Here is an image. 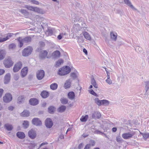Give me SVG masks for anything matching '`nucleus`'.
<instances>
[{"instance_id":"f257e3e1","label":"nucleus","mask_w":149,"mask_h":149,"mask_svg":"<svg viewBox=\"0 0 149 149\" xmlns=\"http://www.w3.org/2000/svg\"><path fill=\"white\" fill-rule=\"evenodd\" d=\"M71 70L69 66L66 65L60 68L58 71V74L60 76L65 75L69 73Z\"/></svg>"},{"instance_id":"f03ea898","label":"nucleus","mask_w":149,"mask_h":149,"mask_svg":"<svg viewBox=\"0 0 149 149\" xmlns=\"http://www.w3.org/2000/svg\"><path fill=\"white\" fill-rule=\"evenodd\" d=\"M33 48L31 46H28L24 48L22 51V55L24 57H27L30 55L33 51Z\"/></svg>"},{"instance_id":"7ed1b4c3","label":"nucleus","mask_w":149,"mask_h":149,"mask_svg":"<svg viewBox=\"0 0 149 149\" xmlns=\"http://www.w3.org/2000/svg\"><path fill=\"white\" fill-rule=\"evenodd\" d=\"M3 63L6 68H10L13 65V61L11 58L10 57H8L4 60Z\"/></svg>"},{"instance_id":"20e7f679","label":"nucleus","mask_w":149,"mask_h":149,"mask_svg":"<svg viewBox=\"0 0 149 149\" xmlns=\"http://www.w3.org/2000/svg\"><path fill=\"white\" fill-rule=\"evenodd\" d=\"M13 99L12 95L10 93H6L3 97V100L6 103H9Z\"/></svg>"},{"instance_id":"39448f33","label":"nucleus","mask_w":149,"mask_h":149,"mask_svg":"<svg viewBox=\"0 0 149 149\" xmlns=\"http://www.w3.org/2000/svg\"><path fill=\"white\" fill-rule=\"evenodd\" d=\"M22 64L21 62H17L14 66L13 69V72H18L22 68Z\"/></svg>"},{"instance_id":"423d86ee","label":"nucleus","mask_w":149,"mask_h":149,"mask_svg":"<svg viewBox=\"0 0 149 149\" xmlns=\"http://www.w3.org/2000/svg\"><path fill=\"white\" fill-rule=\"evenodd\" d=\"M45 75V72L42 70H38L36 73V77L39 80H41L43 79Z\"/></svg>"},{"instance_id":"0eeeda50","label":"nucleus","mask_w":149,"mask_h":149,"mask_svg":"<svg viewBox=\"0 0 149 149\" xmlns=\"http://www.w3.org/2000/svg\"><path fill=\"white\" fill-rule=\"evenodd\" d=\"M45 123L46 127L48 128H51L53 125L52 120L50 118H47L46 119Z\"/></svg>"},{"instance_id":"6e6552de","label":"nucleus","mask_w":149,"mask_h":149,"mask_svg":"<svg viewBox=\"0 0 149 149\" xmlns=\"http://www.w3.org/2000/svg\"><path fill=\"white\" fill-rule=\"evenodd\" d=\"M32 123L34 125L37 126H40L42 125V121L40 119L37 118H35L32 120Z\"/></svg>"},{"instance_id":"1a4fd4ad","label":"nucleus","mask_w":149,"mask_h":149,"mask_svg":"<svg viewBox=\"0 0 149 149\" xmlns=\"http://www.w3.org/2000/svg\"><path fill=\"white\" fill-rule=\"evenodd\" d=\"M72 22H73L74 23L77 22L80 23L81 22L82 25H83L84 24L85 25V23L84 21L83 18L81 17H80L78 16H76L74 18H73Z\"/></svg>"},{"instance_id":"9d476101","label":"nucleus","mask_w":149,"mask_h":149,"mask_svg":"<svg viewBox=\"0 0 149 149\" xmlns=\"http://www.w3.org/2000/svg\"><path fill=\"white\" fill-rule=\"evenodd\" d=\"M47 54L48 52L46 50H41L40 51L39 54V58L41 59H44L47 56Z\"/></svg>"},{"instance_id":"9b49d317","label":"nucleus","mask_w":149,"mask_h":149,"mask_svg":"<svg viewBox=\"0 0 149 149\" xmlns=\"http://www.w3.org/2000/svg\"><path fill=\"white\" fill-rule=\"evenodd\" d=\"M29 136L31 139H34L36 136V132L34 130L31 129L28 133Z\"/></svg>"},{"instance_id":"f8f14e48","label":"nucleus","mask_w":149,"mask_h":149,"mask_svg":"<svg viewBox=\"0 0 149 149\" xmlns=\"http://www.w3.org/2000/svg\"><path fill=\"white\" fill-rule=\"evenodd\" d=\"M38 100L36 98H31L29 101V104L32 106H35L39 103Z\"/></svg>"},{"instance_id":"ddd939ff","label":"nucleus","mask_w":149,"mask_h":149,"mask_svg":"<svg viewBox=\"0 0 149 149\" xmlns=\"http://www.w3.org/2000/svg\"><path fill=\"white\" fill-rule=\"evenodd\" d=\"M133 134H131L130 132L124 133L122 134V137L125 139H129L132 138Z\"/></svg>"},{"instance_id":"4468645a","label":"nucleus","mask_w":149,"mask_h":149,"mask_svg":"<svg viewBox=\"0 0 149 149\" xmlns=\"http://www.w3.org/2000/svg\"><path fill=\"white\" fill-rule=\"evenodd\" d=\"M125 3L128 6L130 7L131 8L135 10H137L138 12L139 11L137 10L134 8L133 5L132 4L131 2L129 0H123Z\"/></svg>"},{"instance_id":"2eb2a0df","label":"nucleus","mask_w":149,"mask_h":149,"mask_svg":"<svg viewBox=\"0 0 149 149\" xmlns=\"http://www.w3.org/2000/svg\"><path fill=\"white\" fill-rule=\"evenodd\" d=\"M28 69L27 67H25L24 68L21 70V74L22 77H24L27 74Z\"/></svg>"},{"instance_id":"dca6fc26","label":"nucleus","mask_w":149,"mask_h":149,"mask_svg":"<svg viewBox=\"0 0 149 149\" xmlns=\"http://www.w3.org/2000/svg\"><path fill=\"white\" fill-rule=\"evenodd\" d=\"M92 118L95 119H99L101 116V115L100 113L98 111L94 112L92 115Z\"/></svg>"},{"instance_id":"f3484780","label":"nucleus","mask_w":149,"mask_h":149,"mask_svg":"<svg viewBox=\"0 0 149 149\" xmlns=\"http://www.w3.org/2000/svg\"><path fill=\"white\" fill-rule=\"evenodd\" d=\"M49 93L47 91H42L40 95L43 98H46L49 95Z\"/></svg>"},{"instance_id":"a211bd4d","label":"nucleus","mask_w":149,"mask_h":149,"mask_svg":"<svg viewBox=\"0 0 149 149\" xmlns=\"http://www.w3.org/2000/svg\"><path fill=\"white\" fill-rule=\"evenodd\" d=\"M16 136L19 139H24L26 136L24 132H18L16 133Z\"/></svg>"},{"instance_id":"6ab92c4d","label":"nucleus","mask_w":149,"mask_h":149,"mask_svg":"<svg viewBox=\"0 0 149 149\" xmlns=\"http://www.w3.org/2000/svg\"><path fill=\"white\" fill-rule=\"evenodd\" d=\"M10 73L6 74L4 77V83L5 84H8L10 81Z\"/></svg>"},{"instance_id":"aec40b11","label":"nucleus","mask_w":149,"mask_h":149,"mask_svg":"<svg viewBox=\"0 0 149 149\" xmlns=\"http://www.w3.org/2000/svg\"><path fill=\"white\" fill-rule=\"evenodd\" d=\"M117 34L115 32L111 31L110 32V36L111 39L113 41H116L117 40Z\"/></svg>"},{"instance_id":"412c9836","label":"nucleus","mask_w":149,"mask_h":149,"mask_svg":"<svg viewBox=\"0 0 149 149\" xmlns=\"http://www.w3.org/2000/svg\"><path fill=\"white\" fill-rule=\"evenodd\" d=\"M61 55L60 52L58 50L54 52L52 54V56L54 58L59 57Z\"/></svg>"},{"instance_id":"4be33fe9","label":"nucleus","mask_w":149,"mask_h":149,"mask_svg":"<svg viewBox=\"0 0 149 149\" xmlns=\"http://www.w3.org/2000/svg\"><path fill=\"white\" fill-rule=\"evenodd\" d=\"M24 43H29L31 41V38L30 36H27L23 39Z\"/></svg>"},{"instance_id":"5701e85b","label":"nucleus","mask_w":149,"mask_h":149,"mask_svg":"<svg viewBox=\"0 0 149 149\" xmlns=\"http://www.w3.org/2000/svg\"><path fill=\"white\" fill-rule=\"evenodd\" d=\"M30 113V112L29 111L25 110L21 113L20 115L23 117H27L29 116Z\"/></svg>"},{"instance_id":"b1692460","label":"nucleus","mask_w":149,"mask_h":149,"mask_svg":"<svg viewBox=\"0 0 149 149\" xmlns=\"http://www.w3.org/2000/svg\"><path fill=\"white\" fill-rule=\"evenodd\" d=\"M68 98L71 100L74 99L75 97V95L74 92L71 91L68 93Z\"/></svg>"},{"instance_id":"393cba45","label":"nucleus","mask_w":149,"mask_h":149,"mask_svg":"<svg viewBox=\"0 0 149 149\" xmlns=\"http://www.w3.org/2000/svg\"><path fill=\"white\" fill-rule=\"evenodd\" d=\"M56 108L53 106H50L48 107V112L50 114H53L54 113Z\"/></svg>"},{"instance_id":"a878e982","label":"nucleus","mask_w":149,"mask_h":149,"mask_svg":"<svg viewBox=\"0 0 149 149\" xmlns=\"http://www.w3.org/2000/svg\"><path fill=\"white\" fill-rule=\"evenodd\" d=\"M4 127L8 131H11L13 128L12 125L8 123L5 124L4 125Z\"/></svg>"},{"instance_id":"bb28decb","label":"nucleus","mask_w":149,"mask_h":149,"mask_svg":"<svg viewBox=\"0 0 149 149\" xmlns=\"http://www.w3.org/2000/svg\"><path fill=\"white\" fill-rule=\"evenodd\" d=\"M83 35L84 36V38L87 40H90L91 39V37L89 34L86 32H83Z\"/></svg>"},{"instance_id":"cd10ccee","label":"nucleus","mask_w":149,"mask_h":149,"mask_svg":"<svg viewBox=\"0 0 149 149\" xmlns=\"http://www.w3.org/2000/svg\"><path fill=\"white\" fill-rule=\"evenodd\" d=\"M144 85L145 86V95H148V93L147 92L149 89V81H146L144 82Z\"/></svg>"},{"instance_id":"c85d7f7f","label":"nucleus","mask_w":149,"mask_h":149,"mask_svg":"<svg viewBox=\"0 0 149 149\" xmlns=\"http://www.w3.org/2000/svg\"><path fill=\"white\" fill-rule=\"evenodd\" d=\"M71 86V83L70 79L67 80L64 84V88L65 89H68L70 88Z\"/></svg>"},{"instance_id":"c756f323","label":"nucleus","mask_w":149,"mask_h":149,"mask_svg":"<svg viewBox=\"0 0 149 149\" xmlns=\"http://www.w3.org/2000/svg\"><path fill=\"white\" fill-rule=\"evenodd\" d=\"M74 30L76 32H78L80 30V26L79 24H74L73 26Z\"/></svg>"},{"instance_id":"7c9ffc66","label":"nucleus","mask_w":149,"mask_h":149,"mask_svg":"<svg viewBox=\"0 0 149 149\" xmlns=\"http://www.w3.org/2000/svg\"><path fill=\"white\" fill-rule=\"evenodd\" d=\"M66 109V107L64 105H61L58 109V111L59 112L63 113L64 112Z\"/></svg>"},{"instance_id":"2f4dec72","label":"nucleus","mask_w":149,"mask_h":149,"mask_svg":"<svg viewBox=\"0 0 149 149\" xmlns=\"http://www.w3.org/2000/svg\"><path fill=\"white\" fill-rule=\"evenodd\" d=\"M24 96H20L18 98L17 103L19 104H21L24 102Z\"/></svg>"},{"instance_id":"473e14b6","label":"nucleus","mask_w":149,"mask_h":149,"mask_svg":"<svg viewBox=\"0 0 149 149\" xmlns=\"http://www.w3.org/2000/svg\"><path fill=\"white\" fill-rule=\"evenodd\" d=\"M94 100L95 102L99 106L102 105V100H100L98 98H95Z\"/></svg>"},{"instance_id":"72a5a7b5","label":"nucleus","mask_w":149,"mask_h":149,"mask_svg":"<svg viewBox=\"0 0 149 149\" xmlns=\"http://www.w3.org/2000/svg\"><path fill=\"white\" fill-rule=\"evenodd\" d=\"M17 40L19 42V47H22L23 45L24 42L23 41V39H22L21 37H19L17 38Z\"/></svg>"},{"instance_id":"f704fd0d","label":"nucleus","mask_w":149,"mask_h":149,"mask_svg":"<svg viewBox=\"0 0 149 149\" xmlns=\"http://www.w3.org/2000/svg\"><path fill=\"white\" fill-rule=\"evenodd\" d=\"M6 54V52L3 50H0V60H2L4 58Z\"/></svg>"},{"instance_id":"c9c22d12","label":"nucleus","mask_w":149,"mask_h":149,"mask_svg":"<svg viewBox=\"0 0 149 149\" xmlns=\"http://www.w3.org/2000/svg\"><path fill=\"white\" fill-rule=\"evenodd\" d=\"M88 116V115H86L85 116H83L80 119L81 122H86L87 120Z\"/></svg>"},{"instance_id":"e433bc0d","label":"nucleus","mask_w":149,"mask_h":149,"mask_svg":"<svg viewBox=\"0 0 149 149\" xmlns=\"http://www.w3.org/2000/svg\"><path fill=\"white\" fill-rule=\"evenodd\" d=\"M63 63V60L62 59H60L56 62L55 66L56 67H58L60 66L61 64Z\"/></svg>"},{"instance_id":"4c0bfd02","label":"nucleus","mask_w":149,"mask_h":149,"mask_svg":"<svg viewBox=\"0 0 149 149\" xmlns=\"http://www.w3.org/2000/svg\"><path fill=\"white\" fill-rule=\"evenodd\" d=\"M33 11L40 14L42 13V10L37 7H34Z\"/></svg>"},{"instance_id":"58836bf2","label":"nucleus","mask_w":149,"mask_h":149,"mask_svg":"<svg viewBox=\"0 0 149 149\" xmlns=\"http://www.w3.org/2000/svg\"><path fill=\"white\" fill-rule=\"evenodd\" d=\"M58 87V85L56 83H54L51 84L50 86V88L51 89L55 90Z\"/></svg>"},{"instance_id":"ea45409f","label":"nucleus","mask_w":149,"mask_h":149,"mask_svg":"<svg viewBox=\"0 0 149 149\" xmlns=\"http://www.w3.org/2000/svg\"><path fill=\"white\" fill-rule=\"evenodd\" d=\"M22 125L24 128H28L29 125V122L27 120H24L22 123Z\"/></svg>"},{"instance_id":"a19ab883","label":"nucleus","mask_w":149,"mask_h":149,"mask_svg":"<svg viewBox=\"0 0 149 149\" xmlns=\"http://www.w3.org/2000/svg\"><path fill=\"white\" fill-rule=\"evenodd\" d=\"M70 77L72 78L73 80H75L77 79V76L74 72H71L70 73Z\"/></svg>"},{"instance_id":"79ce46f5","label":"nucleus","mask_w":149,"mask_h":149,"mask_svg":"<svg viewBox=\"0 0 149 149\" xmlns=\"http://www.w3.org/2000/svg\"><path fill=\"white\" fill-rule=\"evenodd\" d=\"M19 12H20L22 14L24 15L27 16L29 15V13L26 10L24 9H21L19 10Z\"/></svg>"},{"instance_id":"37998d69","label":"nucleus","mask_w":149,"mask_h":149,"mask_svg":"<svg viewBox=\"0 0 149 149\" xmlns=\"http://www.w3.org/2000/svg\"><path fill=\"white\" fill-rule=\"evenodd\" d=\"M61 103L63 104H66L68 102V100L66 98H63L61 100Z\"/></svg>"},{"instance_id":"c03bdc74","label":"nucleus","mask_w":149,"mask_h":149,"mask_svg":"<svg viewBox=\"0 0 149 149\" xmlns=\"http://www.w3.org/2000/svg\"><path fill=\"white\" fill-rule=\"evenodd\" d=\"M109 102L106 100H102V105L107 106L109 105Z\"/></svg>"},{"instance_id":"a18cd8bd","label":"nucleus","mask_w":149,"mask_h":149,"mask_svg":"<svg viewBox=\"0 0 149 149\" xmlns=\"http://www.w3.org/2000/svg\"><path fill=\"white\" fill-rule=\"evenodd\" d=\"M89 93L91 94L96 96L98 97V95L93 89H91L88 91Z\"/></svg>"},{"instance_id":"49530a36","label":"nucleus","mask_w":149,"mask_h":149,"mask_svg":"<svg viewBox=\"0 0 149 149\" xmlns=\"http://www.w3.org/2000/svg\"><path fill=\"white\" fill-rule=\"evenodd\" d=\"M36 145L35 143H31L28 146V148L29 149H33Z\"/></svg>"},{"instance_id":"de8ad7c7","label":"nucleus","mask_w":149,"mask_h":149,"mask_svg":"<svg viewBox=\"0 0 149 149\" xmlns=\"http://www.w3.org/2000/svg\"><path fill=\"white\" fill-rule=\"evenodd\" d=\"M116 140L117 142L119 143H122L123 141V140L121 138L120 136L116 137Z\"/></svg>"},{"instance_id":"09e8293b","label":"nucleus","mask_w":149,"mask_h":149,"mask_svg":"<svg viewBox=\"0 0 149 149\" xmlns=\"http://www.w3.org/2000/svg\"><path fill=\"white\" fill-rule=\"evenodd\" d=\"M34 7L29 6L28 5H26L25 6V7L28 10L33 11V8Z\"/></svg>"},{"instance_id":"8fccbe9b","label":"nucleus","mask_w":149,"mask_h":149,"mask_svg":"<svg viewBox=\"0 0 149 149\" xmlns=\"http://www.w3.org/2000/svg\"><path fill=\"white\" fill-rule=\"evenodd\" d=\"M29 1H31L33 4L37 5H38L39 4V2L35 0H29Z\"/></svg>"},{"instance_id":"3c124183","label":"nucleus","mask_w":149,"mask_h":149,"mask_svg":"<svg viewBox=\"0 0 149 149\" xmlns=\"http://www.w3.org/2000/svg\"><path fill=\"white\" fill-rule=\"evenodd\" d=\"M40 48H41L43 49V48L45 47V44L44 42L41 41L40 42H39Z\"/></svg>"},{"instance_id":"603ef678","label":"nucleus","mask_w":149,"mask_h":149,"mask_svg":"<svg viewBox=\"0 0 149 149\" xmlns=\"http://www.w3.org/2000/svg\"><path fill=\"white\" fill-rule=\"evenodd\" d=\"M8 40V37H6V38H2L1 37L0 38V42H4Z\"/></svg>"},{"instance_id":"864d4df0","label":"nucleus","mask_w":149,"mask_h":149,"mask_svg":"<svg viewBox=\"0 0 149 149\" xmlns=\"http://www.w3.org/2000/svg\"><path fill=\"white\" fill-rule=\"evenodd\" d=\"M95 142L93 140H91L90 141V146L91 145L92 146H94L95 145Z\"/></svg>"},{"instance_id":"5fc2aeb1","label":"nucleus","mask_w":149,"mask_h":149,"mask_svg":"<svg viewBox=\"0 0 149 149\" xmlns=\"http://www.w3.org/2000/svg\"><path fill=\"white\" fill-rule=\"evenodd\" d=\"M47 31L48 33V34L49 35L51 36L53 33V31L52 29H48Z\"/></svg>"},{"instance_id":"6e6d98bb","label":"nucleus","mask_w":149,"mask_h":149,"mask_svg":"<svg viewBox=\"0 0 149 149\" xmlns=\"http://www.w3.org/2000/svg\"><path fill=\"white\" fill-rule=\"evenodd\" d=\"M143 137L144 139H146L149 137V134L148 133H145L143 134Z\"/></svg>"},{"instance_id":"4d7b16f0","label":"nucleus","mask_w":149,"mask_h":149,"mask_svg":"<svg viewBox=\"0 0 149 149\" xmlns=\"http://www.w3.org/2000/svg\"><path fill=\"white\" fill-rule=\"evenodd\" d=\"M96 133L97 134H101V135L104 134L105 136H106V135L105 134H104V133L102 132H101L100 131L98 130H97L96 131ZM106 137H107V136H106Z\"/></svg>"},{"instance_id":"13d9d810","label":"nucleus","mask_w":149,"mask_h":149,"mask_svg":"<svg viewBox=\"0 0 149 149\" xmlns=\"http://www.w3.org/2000/svg\"><path fill=\"white\" fill-rule=\"evenodd\" d=\"M15 47L16 45L14 44H12L9 45V48L10 49L14 48Z\"/></svg>"},{"instance_id":"bf43d9fd","label":"nucleus","mask_w":149,"mask_h":149,"mask_svg":"<svg viewBox=\"0 0 149 149\" xmlns=\"http://www.w3.org/2000/svg\"><path fill=\"white\" fill-rule=\"evenodd\" d=\"M106 81L109 84H111L112 83V81L110 79H107Z\"/></svg>"},{"instance_id":"052dcab7","label":"nucleus","mask_w":149,"mask_h":149,"mask_svg":"<svg viewBox=\"0 0 149 149\" xmlns=\"http://www.w3.org/2000/svg\"><path fill=\"white\" fill-rule=\"evenodd\" d=\"M91 84L93 85L96 83V81L93 77L91 78Z\"/></svg>"},{"instance_id":"680f3d73","label":"nucleus","mask_w":149,"mask_h":149,"mask_svg":"<svg viewBox=\"0 0 149 149\" xmlns=\"http://www.w3.org/2000/svg\"><path fill=\"white\" fill-rule=\"evenodd\" d=\"M13 35V33H8L7 34V36H6V37H8V39H9V38L11 37Z\"/></svg>"},{"instance_id":"e2e57ef3","label":"nucleus","mask_w":149,"mask_h":149,"mask_svg":"<svg viewBox=\"0 0 149 149\" xmlns=\"http://www.w3.org/2000/svg\"><path fill=\"white\" fill-rule=\"evenodd\" d=\"M19 75L18 74H16L14 76V78L15 80H17L19 78Z\"/></svg>"},{"instance_id":"0e129e2a","label":"nucleus","mask_w":149,"mask_h":149,"mask_svg":"<svg viewBox=\"0 0 149 149\" xmlns=\"http://www.w3.org/2000/svg\"><path fill=\"white\" fill-rule=\"evenodd\" d=\"M90 144H86L84 149H90Z\"/></svg>"},{"instance_id":"69168bd1","label":"nucleus","mask_w":149,"mask_h":149,"mask_svg":"<svg viewBox=\"0 0 149 149\" xmlns=\"http://www.w3.org/2000/svg\"><path fill=\"white\" fill-rule=\"evenodd\" d=\"M3 91H4L3 89L1 88L0 89V98L1 97L2 95Z\"/></svg>"},{"instance_id":"338daca9","label":"nucleus","mask_w":149,"mask_h":149,"mask_svg":"<svg viewBox=\"0 0 149 149\" xmlns=\"http://www.w3.org/2000/svg\"><path fill=\"white\" fill-rule=\"evenodd\" d=\"M14 109V107L13 106H10L8 107V110L9 111H12Z\"/></svg>"},{"instance_id":"774afa93","label":"nucleus","mask_w":149,"mask_h":149,"mask_svg":"<svg viewBox=\"0 0 149 149\" xmlns=\"http://www.w3.org/2000/svg\"><path fill=\"white\" fill-rule=\"evenodd\" d=\"M83 144L82 143H80L78 147V149H81L83 147Z\"/></svg>"}]
</instances>
